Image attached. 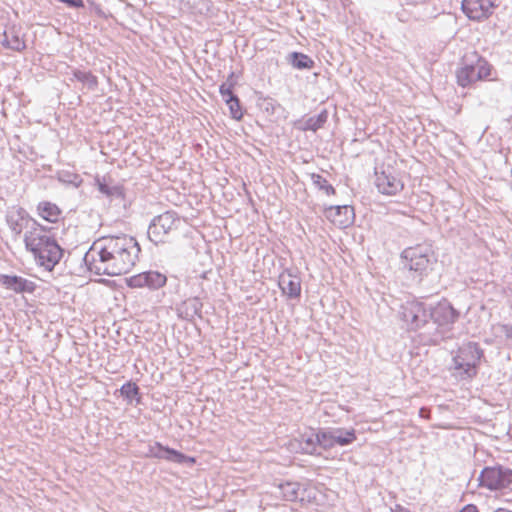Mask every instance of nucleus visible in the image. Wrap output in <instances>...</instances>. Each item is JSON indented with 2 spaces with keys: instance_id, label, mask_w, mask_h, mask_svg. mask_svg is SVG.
Masks as SVG:
<instances>
[{
  "instance_id": "nucleus-33",
  "label": "nucleus",
  "mask_w": 512,
  "mask_h": 512,
  "mask_svg": "<svg viewBox=\"0 0 512 512\" xmlns=\"http://www.w3.org/2000/svg\"><path fill=\"white\" fill-rule=\"evenodd\" d=\"M232 89L233 83L229 82L228 80L220 85L219 91L224 101L231 100L232 98L236 97Z\"/></svg>"
},
{
  "instance_id": "nucleus-1",
  "label": "nucleus",
  "mask_w": 512,
  "mask_h": 512,
  "mask_svg": "<svg viewBox=\"0 0 512 512\" xmlns=\"http://www.w3.org/2000/svg\"><path fill=\"white\" fill-rule=\"evenodd\" d=\"M140 250L138 242L131 236L108 235L93 243L83 261L96 275L116 276L128 273L135 266Z\"/></svg>"
},
{
  "instance_id": "nucleus-26",
  "label": "nucleus",
  "mask_w": 512,
  "mask_h": 512,
  "mask_svg": "<svg viewBox=\"0 0 512 512\" xmlns=\"http://www.w3.org/2000/svg\"><path fill=\"white\" fill-rule=\"evenodd\" d=\"M120 394L123 396L129 403L135 399L137 403H140V389L134 382H126L120 388Z\"/></svg>"
},
{
  "instance_id": "nucleus-24",
  "label": "nucleus",
  "mask_w": 512,
  "mask_h": 512,
  "mask_svg": "<svg viewBox=\"0 0 512 512\" xmlns=\"http://www.w3.org/2000/svg\"><path fill=\"white\" fill-rule=\"evenodd\" d=\"M280 494L287 501H296L299 498L300 484L297 482H285L278 486Z\"/></svg>"
},
{
  "instance_id": "nucleus-28",
  "label": "nucleus",
  "mask_w": 512,
  "mask_h": 512,
  "mask_svg": "<svg viewBox=\"0 0 512 512\" xmlns=\"http://www.w3.org/2000/svg\"><path fill=\"white\" fill-rule=\"evenodd\" d=\"M332 436V429H320L317 432V438H315L316 442H318V447L324 450L334 447L336 444Z\"/></svg>"
},
{
  "instance_id": "nucleus-23",
  "label": "nucleus",
  "mask_w": 512,
  "mask_h": 512,
  "mask_svg": "<svg viewBox=\"0 0 512 512\" xmlns=\"http://www.w3.org/2000/svg\"><path fill=\"white\" fill-rule=\"evenodd\" d=\"M289 63L297 69H311L314 61L306 54L300 52H292L288 56Z\"/></svg>"
},
{
  "instance_id": "nucleus-9",
  "label": "nucleus",
  "mask_w": 512,
  "mask_h": 512,
  "mask_svg": "<svg viewBox=\"0 0 512 512\" xmlns=\"http://www.w3.org/2000/svg\"><path fill=\"white\" fill-rule=\"evenodd\" d=\"M480 486L501 490L512 484V469L503 466L485 467L479 475Z\"/></svg>"
},
{
  "instance_id": "nucleus-13",
  "label": "nucleus",
  "mask_w": 512,
  "mask_h": 512,
  "mask_svg": "<svg viewBox=\"0 0 512 512\" xmlns=\"http://www.w3.org/2000/svg\"><path fill=\"white\" fill-rule=\"evenodd\" d=\"M147 456L158 459H165L167 461L178 464L186 463L188 461L192 463L195 462L194 458L188 457L175 449L163 446L159 442H154L153 444L149 445Z\"/></svg>"
},
{
  "instance_id": "nucleus-21",
  "label": "nucleus",
  "mask_w": 512,
  "mask_h": 512,
  "mask_svg": "<svg viewBox=\"0 0 512 512\" xmlns=\"http://www.w3.org/2000/svg\"><path fill=\"white\" fill-rule=\"evenodd\" d=\"M333 440L336 445L347 446L356 440V431L353 428H332Z\"/></svg>"
},
{
  "instance_id": "nucleus-2",
  "label": "nucleus",
  "mask_w": 512,
  "mask_h": 512,
  "mask_svg": "<svg viewBox=\"0 0 512 512\" xmlns=\"http://www.w3.org/2000/svg\"><path fill=\"white\" fill-rule=\"evenodd\" d=\"M32 225L24 235L26 249L32 253L39 266L52 271L63 256V249L44 227L35 221Z\"/></svg>"
},
{
  "instance_id": "nucleus-10",
  "label": "nucleus",
  "mask_w": 512,
  "mask_h": 512,
  "mask_svg": "<svg viewBox=\"0 0 512 512\" xmlns=\"http://www.w3.org/2000/svg\"><path fill=\"white\" fill-rule=\"evenodd\" d=\"M375 186L377 190L384 195H396L404 189V183L394 173L391 167L375 170Z\"/></svg>"
},
{
  "instance_id": "nucleus-14",
  "label": "nucleus",
  "mask_w": 512,
  "mask_h": 512,
  "mask_svg": "<svg viewBox=\"0 0 512 512\" xmlns=\"http://www.w3.org/2000/svg\"><path fill=\"white\" fill-rule=\"evenodd\" d=\"M325 216L335 225L345 228L354 220V209L349 205L330 206L325 210Z\"/></svg>"
},
{
  "instance_id": "nucleus-35",
  "label": "nucleus",
  "mask_w": 512,
  "mask_h": 512,
  "mask_svg": "<svg viewBox=\"0 0 512 512\" xmlns=\"http://www.w3.org/2000/svg\"><path fill=\"white\" fill-rule=\"evenodd\" d=\"M502 329H503V333L505 334V336L507 338L512 339V326L511 325H503Z\"/></svg>"
},
{
  "instance_id": "nucleus-30",
  "label": "nucleus",
  "mask_w": 512,
  "mask_h": 512,
  "mask_svg": "<svg viewBox=\"0 0 512 512\" xmlns=\"http://www.w3.org/2000/svg\"><path fill=\"white\" fill-rule=\"evenodd\" d=\"M312 183L319 189L325 192L327 195L335 194L334 187L328 183L327 179L320 174H311Z\"/></svg>"
},
{
  "instance_id": "nucleus-3",
  "label": "nucleus",
  "mask_w": 512,
  "mask_h": 512,
  "mask_svg": "<svg viewBox=\"0 0 512 512\" xmlns=\"http://www.w3.org/2000/svg\"><path fill=\"white\" fill-rule=\"evenodd\" d=\"M460 312L447 300L431 306V327L419 334L424 345H437L451 337L453 324L459 319Z\"/></svg>"
},
{
  "instance_id": "nucleus-12",
  "label": "nucleus",
  "mask_w": 512,
  "mask_h": 512,
  "mask_svg": "<svg viewBox=\"0 0 512 512\" xmlns=\"http://www.w3.org/2000/svg\"><path fill=\"white\" fill-rule=\"evenodd\" d=\"M167 278L158 271H146L127 279L130 288H148L157 290L166 284Z\"/></svg>"
},
{
  "instance_id": "nucleus-20",
  "label": "nucleus",
  "mask_w": 512,
  "mask_h": 512,
  "mask_svg": "<svg viewBox=\"0 0 512 512\" xmlns=\"http://www.w3.org/2000/svg\"><path fill=\"white\" fill-rule=\"evenodd\" d=\"M37 211L44 220L52 223L57 222L61 215L59 207L48 201L40 202L37 206Z\"/></svg>"
},
{
  "instance_id": "nucleus-11",
  "label": "nucleus",
  "mask_w": 512,
  "mask_h": 512,
  "mask_svg": "<svg viewBox=\"0 0 512 512\" xmlns=\"http://www.w3.org/2000/svg\"><path fill=\"white\" fill-rule=\"evenodd\" d=\"M496 5L493 0H462L461 9L472 21L481 22L488 19Z\"/></svg>"
},
{
  "instance_id": "nucleus-5",
  "label": "nucleus",
  "mask_w": 512,
  "mask_h": 512,
  "mask_svg": "<svg viewBox=\"0 0 512 512\" xmlns=\"http://www.w3.org/2000/svg\"><path fill=\"white\" fill-rule=\"evenodd\" d=\"M492 66L478 53L464 55L461 66L456 71L457 83L461 87H469L477 81L488 78Z\"/></svg>"
},
{
  "instance_id": "nucleus-32",
  "label": "nucleus",
  "mask_w": 512,
  "mask_h": 512,
  "mask_svg": "<svg viewBox=\"0 0 512 512\" xmlns=\"http://www.w3.org/2000/svg\"><path fill=\"white\" fill-rule=\"evenodd\" d=\"M225 102L229 106L232 118L235 120H240L243 117V112L240 106L239 98L236 96L231 100H227Z\"/></svg>"
},
{
  "instance_id": "nucleus-19",
  "label": "nucleus",
  "mask_w": 512,
  "mask_h": 512,
  "mask_svg": "<svg viewBox=\"0 0 512 512\" xmlns=\"http://www.w3.org/2000/svg\"><path fill=\"white\" fill-rule=\"evenodd\" d=\"M315 438H317V432L314 430H310L299 436L297 442L302 453L310 455L320 454L318 451V442H316Z\"/></svg>"
},
{
  "instance_id": "nucleus-17",
  "label": "nucleus",
  "mask_w": 512,
  "mask_h": 512,
  "mask_svg": "<svg viewBox=\"0 0 512 512\" xmlns=\"http://www.w3.org/2000/svg\"><path fill=\"white\" fill-rule=\"evenodd\" d=\"M1 45L16 52H22L26 49V43L24 40V34L21 31V27L12 25L3 32V40Z\"/></svg>"
},
{
  "instance_id": "nucleus-36",
  "label": "nucleus",
  "mask_w": 512,
  "mask_h": 512,
  "mask_svg": "<svg viewBox=\"0 0 512 512\" xmlns=\"http://www.w3.org/2000/svg\"><path fill=\"white\" fill-rule=\"evenodd\" d=\"M460 512H479V511L475 505L468 504Z\"/></svg>"
},
{
  "instance_id": "nucleus-37",
  "label": "nucleus",
  "mask_w": 512,
  "mask_h": 512,
  "mask_svg": "<svg viewBox=\"0 0 512 512\" xmlns=\"http://www.w3.org/2000/svg\"><path fill=\"white\" fill-rule=\"evenodd\" d=\"M425 412H426V410L424 408H421L420 409V416L423 417L425 415Z\"/></svg>"
},
{
  "instance_id": "nucleus-18",
  "label": "nucleus",
  "mask_w": 512,
  "mask_h": 512,
  "mask_svg": "<svg viewBox=\"0 0 512 512\" xmlns=\"http://www.w3.org/2000/svg\"><path fill=\"white\" fill-rule=\"evenodd\" d=\"M203 303L199 297H190L184 300L178 307L179 316L186 320H192L194 317H202L201 310Z\"/></svg>"
},
{
  "instance_id": "nucleus-4",
  "label": "nucleus",
  "mask_w": 512,
  "mask_h": 512,
  "mask_svg": "<svg viewBox=\"0 0 512 512\" xmlns=\"http://www.w3.org/2000/svg\"><path fill=\"white\" fill-rule=\"evenodd\" d=\"M401 263L403 269L408 270L413 278L421 281L434 269L437 257L430 246L416 245L402 251Z\"/></svg>"
},
{
  "instance_id": "nucleus-31",
  "label": "nucleus",
  "mask_w": 512,
  "mask_h": 512,
  "mask_svg": "<svg viewBox=\"0 0 512 512\" xmlns=\"http://www.w3.org/2000/svg\"><path fill=\"white\" fill-rule=\"evenodd\" d=\"M258 106L261 110L271 115L275 114L277 110L281 108L280 104L271 97L259 98Z\"/></svg>"
},
{
  "instance_id": "nucleus-6",
  "label": "nucleus",
  "mask_w": 512,
  "mask_h": 512,
  "mask_svg": "<svg viewBox=\"0 0 512 512\" xmlns=\"http://www.w3.org/2000/svg\"><path fill=\"white\" fill-rule=\"evenodd\" d=\"M181 218L175 211H166L155 216L148 227L147 235L154 244L166 243L178 232Z\"/></svg>"
},
{
  "instance_id": "nucleus-15",
  "label": "nucleus",
  "mask_w": 512,
  "mask_h": 512,
  "mask_svg": "<svg viewBox=\"0 0 512 512\" xmlns=\"http://www.w3.org/2000/svg\"><path fill=\"white\" fill-rule=\"evenodd\" d=\"M278 285L284 295L290 299L299 298L301 295V279L286 270L279 275Z\"/></svg>"
},
{
  "instance_id": "nucleus-27",
  "label": "nucleus",
  "mask_w": 512,
  "mask_h": 512,
  "mask_svg": "<svg viewBox=\"0 0 512 512\" xmlns=\"http://www.w3.org/2000/svg\"><path fill=\"white\" fill-rule=\"evenodd\" d=\"M73 78L85 84L89 90H95L98 86L97 77L90 71L76 69L73 71Z\"/></svg>"
},
{
  "instance_id": "nucleus-34",
  "label": "nucleus",
  "mask_w": 512,
  "mask_h": 512,
  "mask_svg": "<svg viewBox=\"0 0 512 512\" xmlns=\"http://www.w3.org/2000/svg\"><path fill=\"white\" fill-rule=\"evenodd\" d=\"M59 2L67 5L69 8H83V0H59Z\"/></svg>"
},
{
  "instance_id": "nucleus-16",
  "label": "nucleus",
  "mask_w": 512,
  "mask_h": 512,
  "mask_svg": "<svg viewBox=\"0 0 512 512\" xmlns=\"http://www.w3.org/2000/svg\"><path fill=\"white\" fill-rule=\"evenodd\" d=\"M0 283L15 293H33L36 289L33 281L17 275L1 274Z\"/></svg>"
},
{
  "instance_id": "nucleus-22",
  "label": "nucleus",
  "mask_w": 512,
  "mask_h": 512,
  "mask_svg": "<svg viewBox=\"0 0 512 512\" xmlns=\"http://www.w3.org/2000/svg\"><path fill=\"white\" fill-rule=\"evenodd\" d=\"M95 185L97 186L100 193L109 198H122L123 190L120 186L110 185L106 182L105 178L96 177Z\"/></svg>"
},
{
  "instance_id": "nucleus-29",
  "label": "nucleus",
  "mask_w": 512,
  "mask_h": 512,
  "mask_svg": "<svg viewBox=\"0 0 512 512\" xmlns=\"http://www.w3.org/2000/svg\"><path fill=\"white\" fill-rule=\"evenodd\" d=\"M328 119L326 110L321 111L318 115L308 118L305 122V130L317 131L320 129Z\"/></svg>"
},
{
  "instance_id": "nucleus-8",
  "label": "nucleus",
  "mask_w": 512,
  "mask_h": 512,
  "mask_svg": "<svg viewBox=\"0 0 512 512\" xmlns=\"http://www.w3.org/2000/svg\"><path fill=\"white\" fill-rule=\"evenodd\" d=\"M484 352L476 342H468L461 346L453 358L454 369L472 378L477 373V365Z\"/></svg>"
},
{
  "instance_id": "nucleus-7",
  "label": "nucleus",
  "mask_w": 512,
  "mask_h": 512,
  "mask_svg": "<svg viewBox=\"0 0 512 512\" xmlns=\"http://www.w3.org/2000/svg\"><path fill=\"white\" fill-rule=\"evenodd\" d=\"M402 319L410 330H427L431 327V306L424 302L413 300L401 306Z\"/></svg>"
},
{
  "instance_id": "nucleus-25",
  "label": "nucleus",
  "mask_w": 512,
  "mask_h": 512,
  "mask_svg": "<svg viewBox=\"0 0 512 512\" xmlns=\"http://www.w3.org/2000/svg\"><path fill=\"white\" fill-rule=\"evenodd\" d=\"M30 221L19 212L16 216L10 215L7 217V223L11 229V231L16 235L19 236L24 228H27L28 223Z\"/></svg>"
}]
</instances>
